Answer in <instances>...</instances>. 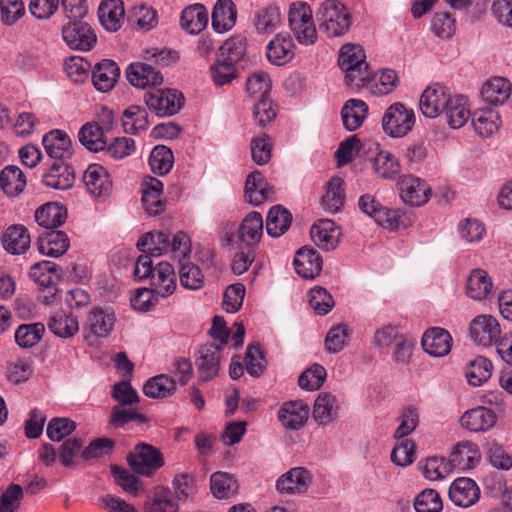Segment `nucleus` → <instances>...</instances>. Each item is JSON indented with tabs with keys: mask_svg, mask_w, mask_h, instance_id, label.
Here are the masks:
<instances>
[{
	"mask_svg": "<svg viewBox=\"0 0 512 512\" xmlns=\"http://www.w3.org/2000/svg\"><path fill=\"white\" fill-rule=\"evenodd\" d=\"M365 60L366 55L360 45L347 43L342 46L338 64L345 73L347 85L361 87L371 80L372 73Z\"/></svg>",
	"mask_w": 512,
	"mask_h": 512,
	"instance_id": "f257e3e1",
	"label": "nucleus"
},
{
	"mask_svg": "<svg viewBox=\"0 0 512 512\" xmlns=\"http://www.w3.org/2000/svg\"><path fill=\"white\" fill-rule=\"evenodd\" d=\"M288 22L294 38L301 45H313L318 38L310 6L303 2L293 3L289 9Z\"/></svg>",
	"mask_w": 512,
	"mask_h": 512,
	"instance_id": "7ed1b4c3",
	"label": "nucleus"
},
{
	"mask_svg": "<svg viewBox=\"0 0 512 512\" xmlns=\"http://www.w3.org/2000/svg\"><path fill=\"white\" fill-rule=\"evenodd\" d=\"M48 328L57 337L71 338L79 331V324L73 315L57 312L49 319Z\"/></svg>",
	"mask_w": 512,
	"mask_h": 512,
	"instance_id": "a18cd8bd",
	"label": "nucleus"
},
{
	"mask_svg": "<svg viewBox=\"0 0 512 512\" xmlns=\"http://www.w3.org/2000/svg\"><path fill=\"white\" fill-rule=\"evenodd\" d=\"M444 114L451 128L459 129L463 127L471 117L467 107V99L462 95L452 96Z\"/></svg>",
	"mask_w": 512,
	"mask_h": 512,
	"instance_id": "ea45409f",
	"label": "nucleus"
},
{
	"mask_svg": "<svg viewBox=\"0 0 512 512\" xmlns=\"http://www.w3.org/2000/svg\"><path fill=\"white\" fill-rule=\"evenodd\" d=\"M497 420L493 410L483 406L466 411L461 417L462 427L471 432H484L492 428Z\"/></svg>",
	"mask_w": 512,
	"mask_h": 512,
	"instance_id": "5701e85b",
	"label": "nucleus"
},
{
	"mask_svg": "<svg viewBox=\"0 0 512 512\" xmlns=\"http://www.w3.org/2000/svg\"><path fill=\"white\" fill-rule=\"evenodd\" d=\"M121 0H105L98 9V17L102 26L110 32H115L121 27L124 9Z\"/></svg>",
	"mask_w": 512,
	"mask_h": 512,
	"instance_id": "f704fd0d",
	"label": "nucleus"
},
{
	"mask_svg": "<svg viewBox=\"0 0 512 512\" xmlns=\"http://www.w3.org/2000/svg\"><path fill=\"white\" fill-rule=\"evenodd\" d=\"M448 89L435 84L427 87L421 94L419 106L422 114L427 118H435L444 113L451 99Z\"/></svg>",
	"mask_w": 512,
	"mask_h": 512,
	"instance_id": "1a4fd4ad",
	"label": "nucleus"
},
{
	"mask_svg": "<svg viewBox=\"0 0 512 512\" xmlns=\"http://www.w3.org/2000/svg\"><path fill=\"white\" fill-rule=\"evenodd\" d=\"M83 181L88 191L96 197H107L112 192V180L102 165H89L83 174Z\"/></svg>",
	"mask_w": 512,
	"mask_h": 512,
	"instance_id": "ddd939ff",
	"label": "nucleus"
},
{
	"mask_svg": "<svg viewBox=\"0 0 512 512\" xmlns=\"http://www.w3.org/2000/svg\"><path fill=\"white\" fill-rule=\"evenodd\" d=\"M343 180L333 177L327 184V191L321 198V205L325 211L334 214L341 210L345 201Z\"/></svg>",
	"mask_w": 512,
	"mask_h": 512,
	"instance_id": "79ce46f5",
	"label": "nucleus"
},
{
	"mask_svg": "<svg viewBox=\"0 0 512 512\" xmlns=\"http://www.w3.org/2000/svg\"><path fill=\"white\" fill-rule=\"evenodd\" d=\"M311 473L305 467H294L284 473L276 482L279 493H304L311 483Z\"/></svg>",
	"mask_w": 512,
	"mask_h": 512,
	"instance_id": "4468645a",
	"label": "nucleus"
},
{
	"mask_svg": "<svg viewBox=\"0 0 512 512\" xmlns=\"http://www.w3.org/2000/svg\"><path fill=\"white\" fill-rule=\"evenodd\" d=\"M308 301L318 315H326L335 305L332 295L321 286H315L310 290Z\"/></svg>",
	"mask_w": 512,
	"mask_h": 512,
	"instance_id": "bf43d9fd",
	"label": "nucleus"
},
{
	"mask_svg": "<svg viewBox=\"0 0 512 512\" xmlns=\"http://www.w3.org/2000/svg\"><path fill=\"white\" fill-rule=\"evenodd\" d=\"M375 173L382 179L394 180L400 174V163L389 151H380L372 160Z\"/></svg>",
	"mask_w": 512,
	"mask_h": 512,
	"instance_id": "49530a36",
	"label": "nucleus"
},
{
	"mask_svg": "<svg viewBox=\"0 0 512 512\" xmlns=\"http://www.w3.org/2000/svg\"><path fill=\"white\" fill-rule=\"evenodd\" d=\"M449 497L455 505L467 508L478 501L480 489L470 478H457L450 486Z\"/></svg>",
	"mask_w": 512,
	"mask_h": 512,
	"instance_id": "a211bd4d",
	"label": "nucleus"
},
{
	"mask_svg": "<svg viewBox=\"0 0 512 512\" xmlns=\"http://www.w3.org/2000/svg\"><path fill=\"white\" fill-rule=\"evenodd\" d=\"M174 156L170 148L164 145H157L153 148L149 165L151 170L158 175L167 174L173 166Z\"/></svg>",
	"mask_w": 512,
	"mask_h": 512,
	"instance_id": "5fc2aeb1",
	"label": "nucleus"
},
{
	"mask_svg": "<svg viewBox=\"0 0 512 512\" xmlns=\"http://www.w3.org/2000/svg\"><path fill=\"white\" fill-rule=\"evenodd\" d=\"M273 187L264 181L261 172L254 171L248 175L245 183V196L251 205L258 206L265 200L272 199Z\"/></svg>",
	"mask_w": 512,
	"mask_h": 512,
	"instance_id": "c85d7f7f",
	"label": "nucleus"
},
{
	"mask_svg": "<svg viewBox=\"0 0 512 512\" xmlns=\"http://www.w3.org/2000/svg\"><path fill=\"white\" fill-rule=\"evenodd\" d=\"M270 89L271 79L264 71L253 72L246 81V90L254 97L268 96Z\"/></svg>",
	"mask_w": 512,
	"mask_h": 512,
	"instance_id": "e2e57ef3",
	"label": "nucleus"
},
{
	"mask_svg": "<svg viewBox=\"0 0 512 512\" xmlns=\"http://www.w3.org/2000/svg\"><path fill=\"white\" fill-rule=\"evenodd\" d=\"M471 338L485 347L497 344L501 337V329L497 319L491 315H479L470 323Z\"/></svg>",
	"mask_w": 512,
	"mask_h": 512,
	"instance_id": "9d476101",
	"label": "nucleus"
},
{
	"mask_svg": "<svg viewBox=\"0 0 512 512\" xmlns=\"http://www.w3.org/2000/svg\"><path fill=\"white\" fill-rule=\"evenodd\" d=\"M263 234V219L259 212H249L237 230V238L249 248L256 245Z\"/></svg>",
	"mask_w": 512,
	"mask_h": 512,
	"instance_id": "c756f323",
	"label": "nucleus"
},
{
	"mask_svg": "<svg viewBox=\"0 0 512 512\" xmlns=\"http://www.w3.org/2000/svg\"><path fill=\"white\" fill-rule=\"evenodd\" d=\"M292 214L281 205L273 206L266 217V231L271 237L282 236L291 226Z\"/></svg>",
	"mask_w": 512,
	"mask_h": 512,
	"instance_id": "e433bc0d",
	"label": "nucleus"
},
{
	"mask_svg": "<svg viewBox=\"0 0 512 512\" xmlns=\"http://www.w3.org/2000/svg\"><path fill=\"white\" fill-rule=\"evenodd\" d=\"M25 13L24 3L21 0H0L1 22L11 26Z\"/></svg>",
	"mask_w": 512,
	"mask_h": 512,
	"instance_id": "338daca9",
	"label": "nucleus"
},
{
	"mask_svg": "<svg viewBox=\"0 0 512 512\" xmlns=\"http://www.w3.org/2000/svg\"><path fill=\"white\" fill-rule=\"evenodd\" d=\"M120 76V68L110 59H104L97 63L92 73L94 87L101 92L110 91Z\"/></svg>",
	"mask_w": 512,
	"mask_h": 512,
	"instance_id": "393cba45",
	"label": "nucleus"
},
{
	"mask_svg": "<svg viewBox=\"0 0 512 512\" xmlns=\"http://www.w3.org/2000/svg\"><path fill=\"white\" fill-rule=\"evenodd\" d=\"M326 377V369L322 365L315 363L301 373L298 378V384L302 389L314 391L321 388Z\"/></svg>",
	"mask_w": 512,
	"mask_h": 512,
	"instance_id": "6e6d98bb",
	"label": "nucleus"
},
{
	"mask_svg": "<svg viewBox=\"0 0 512 512\" xmlns=\"http://www.w3.org/2000/svg\"><path fill=\"white\" fill-rule=\"evenodd\" d=\"M176 391V381L167 374H159L148 379L143 386V393L153 399L166 398Z\"/></svg>",
	"mask_w": 512,
	"mask_h": 512,
	"instance_id": "a19ab883",
	"label": "nucleus"
},
{
	"mask_svg": "<svg viewBox=\"0 0 512 512\" xmlns=\"http://www.w3.org/2000/svg\"><path fill=\"white\" fill-rule=\"evenodd\" d=\"M452 337L443 328L433 327L422 336L421 345L426 353L433 357H443L451 350Z\"/></svg>",
	"mask_w": 512,
	"mask_h": 512,
	"instance_id": "f3484780",
	"label": "nucleus"
},
{
	"mask_svg": "<svg viewBox=\"0 0 512 512\" xmlns=\"http://www.w3.org/2000/svg\"><path fill=\"white\" fill-rule=\"evenodd\" d=\"M498 116L490 110H480L472 115V124L475 131L483 137H489L498 129Z\"/></svg>",
	"mask_w": 512,
	"mask_h": 512,
	"instance_id": "4d7b16f0",
	"label": "nucleus"
},
{
	"mask_svg": "<svg viewBox=\"0 0 512 512\" xmlns=\"http://www.w3.org/2000/svg\"><path fill=\"white\" fill-rule=\"evenodd\" d=\"M293 48L290 35L279 33L267 45V59L273 65H284L294 57Z\"/></svg>",
	"mask_w": 512,
	"mask_h": 512,
	"instance_id": "bb28decb",
	"label": "nucleus"
},
{
	"mask_svg": "<svg viewBox=\"0 0 512 512\" xmlns=\"http://www.w3.org/2000/svg\"><path fill=\"white\" fill-rule=\"evenodd\" d=\"M44 332L42 323L22 324L15 331V342L21 348H32L41 340Z\"/></svg>",
	"mask_w": 512,
	"mask_h": 512,
	"instance_id": "603ef678",
	"label": "nucleus"
},
{
	"mask_svg": "<svg viewBox=\"0 0 512 512\" xmlns=\"http://www.w3.org/2000/svg\"><path fill=\"white\" fill-rule=\"evenodd\" d=\"M74 181L73 168L63 160H54L43 174L44 185L56 190H67L73 186Z\"/></svg>",
	"mask_w": 512,
	"mask_h": 512,
	"instance_id": "dca6fc26",
	"label": "nucleus"
},
{
	"mask_svg": "<svg viewBox=\"0 0 512 512\" xmlns=\"http://www.w3.org/2000/svg\"><path fill=\"white\" fill-rule=\"evenodd\" d=\"M210 489L214 497L228 499L238 490L236 479L227 472H215L210 477Z\"/></svg>",
	"mask_w": 512,
	"mask_h": 512,
	"instance_id": "09e8293b",
	"label": "nucleus"
},
{
	"mask_svg": "<svg viewBox=\"0 0 512 512\" xmlns=\"http://www.w3.org/2000/svg\"><path fill=\"white\" fill-rule=\"evenodd\" d=\"M178 501L170 489L158 487L151 502L146 503L145 509L147 512H177Z\"/></svg>",
	"mask_w": 512,
	"mask_h": 512,
	"instance_id": "8fccbe9b",
	"label": "nucleus"
},
{
	"mask_svg": "<svg viewBox=\"0 0 512 512\" xmlns=\"http://www.w3.org/2000/svg\"><path fill=\"white\" fill-rule=\"evenodd\" d=\"M116 317L113 311L102 307H93L83 325L84 339L89 345L96 340L106 338L114 329Z\"/></svg>",
	"mask_w": 512,
	"mask_h": 512,
	"instance_id": "20e7f679",
	"label": "nucleus"
},
{
	"mask_svg": "<svg viewBox=\"0 0 512 512\" xmlns=\"http://www.w3.org/2000/svg\"><path fill=\"white\" fill-rule=\"evenodd\" d=\"M492 279L483 269H474L467 279L466 292L474 300H483L491 292Z\"/></svg>",
	"mask_w": 512,
	"mask_h": 512,
	"instance_id": "58836bf2",
	"label": "nucleus"
},
{
	"mask_svg": "<svg viewBox=\"0 0 512 512\" xmlns=\"http://www.w3.org/2000/svg\"><path fill=\"white\" fill-rule=\"evenodd\" d=\"M221 350V345L216 344H205L198 350L196 365L200 382L210 381L218 375Z\"/></svg>",
	"mask_w": 512,
	"mask_h": 512,
	"instance_id": "9b49d317",
	"label": "nucleus"
},
{
	"mask_svg": "<svg viewBox=\"0 0 512 512\" xmlns=\"http://www.w3.org/2000/svg\"><path fill=\"white\" fill-rule=\"evenodd\" d=\"M309 416V407L303 401L286 402L278 413L281 424L291 430L304 426Z\"/></svg>",
	"mask_w": 512,
	"mask_h": 512,
	"instance_id": "b1692460",
	"label": "nucleus"
},
{
	"mask_svg": "<svg viewBox=\"0 0 512 512\" xmlns=\"http://www.w3.org/2000/svg\"><path fill=\"white\" fill-rule=\"evenodd\" d=\"M210 74L216 86H224L237 77V69L232 62L222 59L210 67Z\"/></svg>",
	"mask_w": 512,
	"mask_h": 512,
	"instance_id": "680f3d73",
	"label": "nucleus"
},
{
	"mask_svg": "<svg viewBox=\"0 0 512 512\" xmlns=\"http://www.w3.org/2000/svg\"><path fill=\"white\" fill-rule=\"evenodd\" d=\"M42 144L49 157L54 160H65L72 155L71 140L61 130H52L42 138Z\"/></svg>",
	"mask_w": 512,
	"mask_h": 512,
	"instance_id": "cd10ccee",
	"label": "nucleus"
},
{
	"mask_svg": "<svg viewBox=\"0 0 512 512\" xmlns=\"http://www.w3.org/2000/svg\"><path fill=\"white\" fill-rule=\"evenodd\" d=\"M349 336V328L345 324L332 327L325 338V349L329 353H338L346 345Z\"/></svg>",
	"mask_w": 512,
	"mask_h": 512,
	"instance_id": "69168bd1",
	"label": "nucleus"
},
{
	"mask_svg": "<svg viewBox=\"0 0 512 512\" xmlns=\"http://www.w3.org/2000/svg\"><path fill=\"white\" fill-rule=\"evenodd\" d=\"M237 11L232 0H218L212 11V27L218 33L226 32L236 23Z\"/></svg>",
	"mask_w": 512,
	"mask_h": 512,
	"instance_id": "2f4dec72",
	"label": "nucleus"
},
{
	"mask_svg": "<svg viewBox=\"0 0 512 512\" xmlns=\"http://www.w3.org/2000/svg\"><path fill=\"white\" fill-rule=\"evenodd\" d=\"M130 468L137 474L151 476L164 465L159 449L147 443H139L127 456Z\"/></svg>",
	"mask_w": 512,
	"mask_h": 512,
	"instance_id": "423d86ee",
	"label": "nucleus"
},
{
	"mask_svg": "<svg viewBox=\"0 0 512 512\" xmlns=\"http://www.w3.org/2000/svg\"><path fill=\"white\" fill-rule=\"evenodd\" d=\"M511 95V84L503 77H494L487 81L482 90V99L489 105L497 106L505 103Z\"/></svg>",
	"mask_w": 512,
	"mask_h": 512,
	"instance_id": "473e14b6",
	"label": "nucleus"
},
{
	"mask_svg": "<svg viewBox=\"0 0 512 512\" xmlns=\"http://www.w3.org/2000/svg\"><path fill=\"white\" fill-rule=\"evenodd\" d=\"M37 246L41 254L57 258L68 250L70 241L65 232L52 229L39 236Z\"/></svg>",
	"mask_w": 512,
	"mask_h": 512,
	"instance_id": "412c9836",
	"label": "nucleus"
},
{
	"mask_svg": "<svg viewBox=\"0 0 512 512\" xmlns=\"http://www.w3.org/2000/svg\"><path fill=\"white\" fill-rule=\"evenodd\" d=\"M0 186L9 196L19 195L26 186L25 175L19 167L9 165L0 173Z\"/></svg>",
	"mask_w": 512,
	"mask_h": 512,
	"instance_id": "c03bdc74",
	"label": "nucleus"
},
{
	"mask_svg": "<svg viewBox=\"0 0 512 512\" xmlns=\"http://www.w3.org/2000/svg\"><path fill=\"white\" fill-rule=\"evenodd\" d=\"M35 221L47 230L57 229L67 219V210L56 202H48L36 209Z\"/></svg>",
	"mask_w": 512,
	"mask_h": 512,
	"instance_id": "7c9ffc66",
	"label": "nucleus"
},
{
	"mask_svg": "<svg viewBox=\"0 0 512 512\" xmlns=\"http://www.w3.org/2000/svg\"><path fill=\"white\" fill-rule=\"evenodd\" d=\"M247 42L243 36H233L227 39L220 47L221 57L228 62L235 63L241 61L246 54Z\"/></svg>",
	"mask_w": 512,
	"mask_h": 512,
	"instance_id": "13d9d810",
	"label": "nucleus"
},
{
	"mask_svg": "<svg viewBox=\"0 0 512 512\" xmlns=\"http://www.w3.org/2000/svg\"><path fill=\"white\" fill-rule=\"evenodd\" d=\"M293 263L297 274L304 279L317 277L323 265L320 254L307 247H302L296 252Z\"/></svg>",
	"mask_w": 512,
	"mask_h": 512,
	"instance_id": "aec40b11",
	"label": "nucleus"
},
{
	"mask_svg": "<svg viewBox=\"0 0 512 512\" xmlns=\"http://www.w3.org/2000/svg\"><path fill=\"white\" fill-rule=\"evenodd\" d=\"M23 496L22 487L18 484H11L0 497V512H16Z\"/></svg>",
	"mask_w": 512,
	"mask_h": 512,
	"instance_id": "774afa93",
	"label": "nucleus"
},
{
	"mask_svg": "<svg viewBox=\"0 0 512 512\" xmlns=\"http://www.w3.org/2000/svg\"><path fill=\"white\" fill-rule=\"evenodd\" d=\"M126 78L131 85L139 88L160 85L163 82V76L160 71L146 63H132L126 69Z\"/></svg>",
	"mask_w": 512,
	"mask_h": 512,
	"instance_id": "6ab92c4d",
	"label": "nucleus"
},
{
	"mask_svg": "<svg viewBox=\"0 0 512 512\" xmlns=\"http://www.w3.org/2000/svg\"><path fill=\"white\" fill-rule=\"evenodd\" d=\"M147 107L159 117L172 116L184 105V96L175 89L154 90L144 95Z\"/></svg>",
	"mask_w": 512,
	"mask_h": 512,
	"instance_id": "0eeeda50",
	"label": "nucleus"
},
{
	"mask_svg": "<svg viewBox=\"0 0 512 512\" xmlns=\"http://www.w3.org/2000/svg\"><path fill=\"white\" fill-rule=\"evenodd\" d=\"M150 286V290L161 297L173 294L176 289V277L170 263L160 262L157 264L150 279Z\"/></svg>",
	"mask_w": 512,
	"mask_h": 512,
	"instance_id": "4be33fe9",
	"label": "nucleus"
},
{
	"mask_svg": "<svg viewBox=\"0 0 512 512\" xmlns=\"http://www.w3.org/2000/svg\"><path fill=\"white\" fill-rule=\"evenodd\" d=\"M340 405L335 395L329 392L320 393L314 402L312 418L317 424L327 426L339 417Z\"/></svg>",
	"mask_w": 512,
	"mask_h": 512,
	"instance_id": "2eb2a0df",
	"label": "nucleus"
},
{
	"mask_svg": "<svg viewBox=\"0 0 512 512\" xmlns=\"http://www.w3.org/2000/svg\"><path fill=\"white\" fill-rule=\"evenodd\" d=\"M179 276L181 285L186 289L198 290L204 285L201 269L187 260H179Z\"/></svg>",
	"mask_w": 512,
	"mask_h": 512,
	"instance_id": "864d4df0",
	"label": "nucleus"
},
{
	"mask_svg": "<svg viewBox=\"0 0 512 512\" xmlns=\"http://www.w3.org/2000/svg\"><path fill=\"white\" fill-rule=\"evenodd\" d=\"M281 22L280 10L276 6H268L255 13L254 26L258 33L269 34L275 31Z\"/></svg>",
	"mask_w": 512,
	"mask_h": 512,
	"instance_id": "3c124183",
	"label": "nucleus"
},
{
	"mask_svg": "<svg viewBox=\"0 0 512 512\" xmlns=\"http://www.w3.org/2000/svg\"><path fill=\"white\" fill-rule=\"evenodd\" d=\"M317 19L329 37L343 36L351 26V14L337 0H325L318 9Z\"/></svg>",
	"mask_w": 512,
	"mask_h": 512,
	"instance_id": "f03ea898",
	"label": "nucleus"
},
{
	"mask_svg": "<svg viewBox=\"0 0 512 512\" xmlns=\"http://www.w3.org/2000/svg\"><path fill=\"white\" fill-rule=\"evenodd\" d=\"M181 26L191 34L200 33L208 24V12L202 4L186 7L180 18Z\"/></svg>",
	"mask_w": 512,
	"mask_h": 512,
	"instance_id": "c9c22d12",
	"label": "nucleus"
},
{
	"mask_svg": "<svg viewBox=\"0 0 512 512\" xmlns=\"http://www.w3.org/2000/svg\"><path fill=\"white\" fill-rule=\"evenodd\" d=\"M401 200L412 207L424 205L430 198L431 189L421 179L407 175L397 183Z\"/></svg>",
	"mask_w": 512,
	"mask_h": 512,
	"instance_id": "f8f14e48",
	"label": "nucleus"
},
{
	"mask_svg": "<svg viewBox=\"0 0 512 512\" xmlns=\"http://www.w3.org/2000/svg\"><path fill=\"white\" fill-rule=\"evenodd\" d=\"M415 124V114L412 109L406 108L402 103L390 105L382 119L384 132L390 137H404Z\"/></svg>",
	"mask_w": 512,
	"mask_h": 512,
	"instance_id": "39448f33",
	"label": "nucleus"
},
{
	"mask_svg": "<svg viewBox=\"0 0 512 512\" xmlns=\"http://www.w3.org/2000/svg\"><path fill=\"white\" fill-rule=\"evenodd\" d=\"M475 454L476 446L474 444L458 443L450 455V462L453 466L460 468L472 467L470 463H473Z\"/></svg>",
	"mask_w": 512,
	"mask_h": 512,
	"instance_id": "0e129e2a",
	"label": "nucleus"
},
{
	"mask_svg": "<svg viewBox=\"0 0 512 512\" xmlns=\"http://www.w3.org/2000/svg\"><path fill=\"white\" fill-rule=\"evenodd\" d=\"M64 41L71 49L89 51L95 45L97 37L91 27L81 21H70L62 28Z\"/></svg>",
	"mask_w": 512,
	"mask_h": 512,
	"instance_id": "6e6552de",
	"label": "nucleus"
},
{
	"mask_svg": "<svg viewBox=\"0 0 512 512\" xmlns=\"http://www.w3.org/2000/svg\"><path fill=\"white\" fill-rule=\"evenodd\" d=\"M137 247L143 253L159 257L170 249V235L164 231L148 232L137 242Z\"/></svg>",
	"mask_w": 512,
	"mask_h": 512,
	"instance_id": "72a5a7b5",
	"label": "nucleus"
},
{
	"mask_svg": "<svg viewBox=\"0 0 512 512\" xmlns=\"http://www.w3.org/2000/svg\"><path fill=\"white\" fill-rule=\"evenodd\" d=\"M414 507L416 512H440L443 502L436 490L425 489L416 496Z\"/></svg>",
	"mask_w": 512,
	"mask_h": 512,
	"instance_id": "052dcab7",
	"label": "nucleus"
},
{
	"mask_svg": "<svg viewBox=\"0 0 512 512\" xmlns=\"http://www.w3.org/2000/svg\"><path fill=\"white\" fill-rule=\"evenodd\" d=\"M492 371V362L488 358L478 356L468 363L465 375L468 383L477 387L490 379Z\"/></svg>",
	"mask_w": 512,
	"mask_h": 512,
	"instance_id": "de8ad7c7",
	"label": "nucleus"
},
{
	"mask_svg": "<svg viewBox=\"0 0 512 512\" xmlns=\"http://www.w3.org/2000/svg\"><path fill=\"white\" fill-rule=\"evenodd\" d=\"M78 136L80 143L90 151H104L106 148L105 131L99 123H86Z\"/></svg>",
	"mask_w": 512,
	"mask_h": 512,
	"instance_id": "37998d69",
	"label": "nucleus"
},
{
	"mask_svg": "<svg viewBox=\"0 0 512 512\" xmlns=\"http://www.w3.org/2000/svg\"><path fill=\"white\" fill-rule=\"evenodd\" d=\"M368 106L359 99L348 100L341 110L343 125L348 131L358 129L367 116Z\"/></svg>",
	"mask_w": 512,
	"mask_h": 512,
	"instance_id": "4c0bfd02",
	"label": "nucleus"
},
{
	"mask_svg": "<svg viewBox=\"0 0 512 512\" xmlns=\"http://www.w3.org/2000/svg\"><path fill=\"white\" fill-rule=\"evenodd\" d=\"M4 249L13 255L25 253L30 247V234L27 228L21 224L9 226L2 235Z\"/></svg>",
	"mask_w": 512,
	"mask_h": 512,
	"instance_id": "a878e982",
	"label": "nucleus"
}]
</instances>
